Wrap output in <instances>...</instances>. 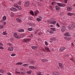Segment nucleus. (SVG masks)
<instances>
[{"mask_svg":"<svg viewBox=\"0 0 75 75\" xmlns=\"http://www.w3.org/2000/svg\"><path fill=\"white\" fill-rule=\"evenodd\" d=\"M13 6H15V7H16V8H17L18 7V5L16 4H15Z\"/></svg>","mask_w":75,"mask_h":75,"instance_id":"obj_35","label":"nucleus"},{"mask_svg":"<svg viewBox=\"0 0 75 75\" xmlns=\"http://www.w3.org/2000/svg\"><path fill=\"white\" fill-rule=\"evenodd\" d=\"M50 9H51V10H52V6H50Z\"/></svg>","mask_w":75,"mask_h":75,"instance_id":"obj_60","label":"nucleus"},{"mask_svg":"<svg viewBox=\"0 0 75 75\" xmlns=\"http://www.w3.org/2000/svg\"><path fill=\"white\" fill-rule=\"evenodd\" d=\"M45 50H46V51H47V52H50V49H49V48L46 47L45 48Z\"/></svg>","mask_w":75,"mask_h":75,"instance_id":"obj_21","label":"nucleus"},{"mask_svg":"<svg viewBox=\"0 0 75 75\" xmlns=\"http://www.w3.org/2000/svg\"><path fill=\"white\" fill-rule=\"evenodd\" d=\"M32 48L33 50H37V46H33L32 47Z\"/></svg>","mask_w":75,"mask_h":75,"instance_id":"obj_20","label":"nucleus"},{"mask_svg":"<svg viewBox=\"0 0 75 75\" xmlns=\"http://www.w3.org/2000/svg\"><path fill=\"white\" fill-rule=\"evenodd\" d=\"M56 25L57 26H58V27H60V25H59L58 23H57L56 24Z\"/></svg>","mask_w":75,"mask_h":75,"instance_id":"obj_40","label":"nucleus"},{"mask_svg":"<svg viewBox=\"0 0 75 75\" xmlns=\"http://www.w3.org/2000/svg\"><path fill=\"white\" fill-rule=\"evenodd\" d=\"M51 30H52V31H56V30L54 28H51Z\"/></svg>","mask_w":75,"mask_h":75,"instance_id":"obj_30","label":"nucleus"},{"mask_svg":"<svg viewBox=\"0 0 75 75\" xmlns=\"http://www.w3.org/2000/svg\"><path fill=\"white\" fill-rule=\"evenodd\" d=\"M39 31V30H36V31L35 32V33L37 34L38 33V32Z\"/></svg>","mask_w":75,"mask_h":75,"instance_id":"obj_46","label":"nucleus"},{"mask_svg":"<svg viewBox=\"0 0 75 75\" xmlns=\"http://www.w3.org/2000/svg\"><path fill=\"white\" fill-rule=\"evenodd\" d=\"M65 57H69V55H68V54H66L65 55Z\"/></svg>","mask_w":75,"mask_h":75,"instance_id":"obj_55","label":"nucleus"},{"mask_svg":"<svg viewBox=\"0 0 75 75\" xmlns=\"http://www.w3.org/2000/svg\"><path fill=\"white\" fill-rule=\"evenodd\" d=\"M55 7L57 11V10H59L60 9L59 7V6H58V5H56L55 6Z\"/></svg>","mask_w":75,"mask_h":75,"instance_id":"obj_18","label":"nucleus"},{"mask_svg":"<svg viewBox=\"0 0 75 75\" xmlns=\"http://www.w3.org/2000/svg\"><path fill=\"white\" fill-rule=\"evenodd\" d=\"M30 39H25L23 40V42H27L28 41H29Z\"/></svg>","mask_w":75,"mask_h":75,"instance_id":"obj_5","label":"nucleus"},{"mask_svg":"<svg viewBox=\"0 0 75 75\" xmlns=\"http://www.w3.org/2000/svg\"><path fill=\"white\" fill-rule=\"evenodd\" d=\"M49 24H55L57 23V21H50L49 22Z\"/></svg>","mask_w":75,"mask_h":75,"instance_id":"obj_2","label":"nucleus"},{"mask_svg":"<svg viewBox=\"0 0 75 75\" xmlns=\"http://www.w3.org/2000/svg\"><path fill=\"white\" fill-rule=\"evenodd\" d=\"M0 72H1V73H2V74H5L6 71L3 69H1L0 70Z\"/></svg>","mask_w":75,"mask_h":75,"instance_id":"obj_16","label":"nucleus"},{"mask_svg":"<svg viewBox=\"0 0 75 75\" xmlns=\"http://www.w3.org/2000/svg\"><path fill=\"white\" fill-rule=\"evenodd\" d=\"M71 37H69L68 38H67V40H71Z\"/></svg>","mask_w":75,"mask_h":75,"instance_id":"obj_54","label":"nucleus"},{"mask_svg":"<svg viewBox=\"0 0 75 75\" xmlns=\"http://www.w3.org/2000/svg\"><path fill=\"white\" fill-rule=\"evenodd\" d=\"M7 74H8V75H11V74L10 73V72L7 73Z\"/></svg>","mask_w":75,"mask_h":75,"instance_id":"obj_52","label":"nucleus"},{"mask_svg":"<svg viewBox=\"0 0 75 75\" xmlns=\"http://www.w3.org/2000/svg\"><path fill=\"white\" fill-rule=\"evenodd\" d=\"M22 64H23V63H22L21 62H18L16 64V65H22Z\"/></svg>","mask_w":75,"mask_h":75,"instance_id":"obj_27","label":"nucleus"},{"mask_svg":"<svg viewBox=\"0 0 75 75\" xmlns=\"http://www.w3.org/2000/svg\"><path fill=\"white\" fill-rule=\"evenodd\" d=\"M28 64H24L23 65V67H27L28 66Z\"/></svg>","mask_w":75,"mask_h":75,"instance_id":"obj_34","label":"nucleus"},{"mask_svg":"<svg viewBox=\"0 0 75 75\" xmlns=\"http://www.w3.org/2000/svg\"><path fill=\"white\" fill-rule=\"evenodd\" d=\"M65 3H67V2H68V0H64V1Z\"/></svg>","mask_w":75,"mask_h":75,"instance_id":"obj_48","label":"nucleus"},{"mask_svg":"<svg viewBox=\"0 0 75 75\" xmlns=\"http://www.w3.org/2000/svg\"><path fill=\"white\" fill-rule=\"evenodd\" d=\"M15 73L16 74H21L20 73L17 71H15Z\"/></svg>","mask_w":75,"mask_h":75,"instance_id":"obj_47","label":"nucleus"},{"mask_svg":"<svg viewBox=\"0 0 75 75\" xmlns=\"http://www.w3.org/2000/svg\"><path fill=\"white\" fill-rule=\"evenodd\" d=\"M21 73L22 74V75H24V72H21Z\"/></svg>","mask_w":75,"mask_h":75,"instance_id":"obj_61","label":"nucleus"},{"mask_svg":"<svg viewBox=\"0 0 75 75\" xmlns=\"http://www.w3.org/2000/svg\"><path fill=\"white\" fill-rule=\"evenodd\" d=\"M30 14L33 15V16H34V12H33V11H30Z\"/></svg>","mask_w":75,"mask_h":75,"instance_id":"obj_24","label":"nucleus"},{"mask_svg":"<svg viewBox=\"0 0 75 75\" xmlns=\"http://www.w3.org/2000/svg\"><path fill=\"white\" fill-rule=\"evenodd\" d=\"M29 4H30L29 1H26L24 3V5L25 7H28Z\"/></svg>","mask_w":75,"mask_h":75,"instance_id":"obj_4","label":"nucleus"},{"mask_svg":"<svg viewBox=\"0 0 75 75\" xmlns=\"http://www.w3.org/2000/svg\"><path fill=\"white\" fill-rule=\"evenodd\" d=\"M7 33H6V31H5L4 32H3L2 33V35H7Z\"/></svg>","mask_w":75,"mask_h":75,"instance_id":"obj_28","label":"nucleus"},{"mask_svg":"<svg viewBox=\"0 0 75 75\" xmlns=\"http://www.w3.org/2000/svg\"><path fill=\"white\" fill-rule=\"evenodd\" d=\"M32 72V71L31 70H29V71H28L26 72V73L28 74L29 75H30L31 74Z\"/></svg>","mask_w":75,"mask_h":75,"instance_id":"obj_19","label":"nucleus"},{"mask_svg":"<svg viewBox=\"0 0 75 75\" xmlns=\"http://www.w3.org/2000/svg\"><path fill=\"white\" fill-rule=\"evenodd\" d=\"M65 47H61L59 50V51H63L64 50H65Z\"/></svg>","mask_w":75,"mask_h":75,"instance_id":"obj_10","label":"nucleus"},{"mask_svg":"<svg viewBox=\"0 0 75 75\" xmlns=\"http://www.w3.org/2000/svg\"><path fill=\"white\" fill-rule=\"evenodd\" d=\"M57 4L60 7H65L66 6V5L64 4H62L61 3H57Z\"/></svg>","mask_w":75,"mask_h":75,"instance_id":"obj_3","label":"nucleus"},{"mask_svg":"<svg viewBox=\"0 0 75 75\" xmlns=\"http://www.w3.org/2000/svg\"><path fill=\"white\" fill-rule=\"evenodd\" d=\"M29 25L33 27H35V25L34 23H30L29 24Z\"/></svg>","mask_w":75,"mask_h":75,"instance_id":"obj_15","label":"nucleus"},{"mask_svg":"<svg viewBox=\"0 0 75 75\" xmlns=\"http://www.w3.org/2000/svg\"><path fill=\"white\" fill-rule=\"evenodd\" d=\"M21 4V1H19L17 3V4H19V5H20Z\"/></svg>","mask_w":75,"mask_h":75,"instance_id":"obj_36","label":"nucleus"},{"mask_svg":"<svg viewBox=\"0 0 75 75\" xmlns=\"http://www.w3.org/2000/svg\"><path fill=\"white\" fill-rule=\"evenodd\" d=\"M11 16L12 17H13V16H14V14H13V12H11Z\"/></svg>","mask_w":75,"mask_h":75,"instance_id":"obj_45","label":"nucleus"},{"mask_svg":"<svg viewBox=\"0 0 75 75\" xmlns=\"http://www.w3.org/2000/svg\"><path fill=\"white\" fill-rule=\"evenodd\" d=\"M17 11V9L14 8H13V11Z\"/></svg>","mask_w":75,"mask_h":75,"instance_id":"obj_37","label":"nucleus"},{"mask_svg":"<svg viewBox=\"0 0 75 75\" xmlns=\"http://www.w3.org/2000/svg\"><path fill=\"white\" fill-rule=\"evenodd\" d=\"M2 18V20L1 21V23L3 22L4 21H6V18H7L6 17V16H4Z\"/></svg>","mask_w":75,"mask_h":75,"instance_id":"obj_9","label":"nucleus"},{"mask_svg":"<svg viewBox=\"0 0 75 75\" xmlns=\"http://www.w3.org/2000/svg\"><path fill=\"white\" fill-rule=\"evenodd\" d=\"M17 8L20 10H22V8H21V6H18V7H17Z\"/></svg>","mask_w":75,"mask_h":75,"instance_id":"obj_32","label":"nucleus"},{"mask_svg":"<svg viewBox=\"0 0 75 75\" xmlns=\"http://www.w3.org/2000/svg\"><path fill=\"white\" fill-rule=\"evenodd\" d=\"M68 15L69 16H73V15H75V13H67Z\"/></svg>","mask_w":75,"mask_h":75,"instance_id":"obj_13","label":"nucleus"},{"mask_svg":"<svg viewBox=\"0 0 75 75\" xmlns=\"http://www.w3.org/2000/svg\"><path fill=\"white\" fill-rule=\"evenodd\" d=\"M50 40H52V41H53V38H50Z\"/></svg>","mask_w":75,"mask_h":75,"instance_id":"obj_64","label":"nucleus"},{"mask_svg":"<svg viewBox=\"0 0 75 75\" xmlns=\"http://www.w3.org/2000/svg\"><path fill=\"white\" fill-rule=\"evenodd\" d=\"M3 24L4 25H5L6 24V22H4L3 23Z\"/></svg>","mask_w":75,"mask_h":75,"instance_id":"obj_53","label":"nucleus"},{"mask_svg":"<svg viewBox=\"0 0 75 75\" xmlns=\"http://www.w3.org/2000/svg\"><path fill=\"white\" fill-rule=\"evenodd\" d=\"M18 31L20 33H23V32H24V30L23 29H21L18 30Z\"/></svg>","mask_w":75,"mask_h":75,"instance_id":"obj_23","label":"nucleus"},{"mask_svg":"<svg viewBox=\"0 0 75 75\" xmlns=\"http://www.w3.org/2000/svg\"><path fill=\"white\" fill-rule=\"evenodd\" d=\"M59 67L61 68H62V69H63V68H64V65H62V64L59 63Z\"/></svg>","mask_w":75,"mask_h":75,"instance_id":"obj_11","label":"nucleus"},{"mask_svg":"<svg viewBox=\"0 0 75 75\" xmlns=\"http://www.w3.org/2000/svg\"><path fill=\"white\" fill-rule=\"evenodd\" d=\"M45 44L46 45H48V42L47 41H45Z\"/></svg>","mask_w":75,"mask_h":75,"instance_id":"obj_49","label":"nucleus"},{"mask_svg":"<svg viewBox=\"0 0 75 75\" xmlns=\"http://www.w3.org/2000/svg\"><path fill=\"white\" fill-rule=\"evenodd\" d=\"M30 64H34V61H32L30 62Z\"/></svg>","mask_w":75,"mask_h":75,"instance_id":"obj_43","label":"nucleus"},{"mask_svg":"<svg viewBox=\"0 0 75 75\" xmlns=\"http://www.w3.org/2000/svg\"><path fill=\"white\" fill-rule=\"evenodd\" d=\"M10 9L11 10H12V11H13V9H14V7L11 8H10Z\"/></svg>","mask_w":75,"mask_h":75,"instance_id":"obj_51","label":"nucleus"},{"mask_svg":"<svg viewBox=\"0 0 75 75\" xmlns=\"http://www.w3.org/2000/svg\"><path fill=\"white\" fill-rule=\"evenodd\" d=\"M21 71H24V69H23V68H21Z\"/></svg>","mask_w":75,"mask_h":75,"instance_id":"obj_58","label":"nucleus"},{"mask_svg":"<svg viewBox=\"0 0 75 75\" xmlns=\"http://www.w3.org/2000/svg\"><path fill=\"white\" fill-rule=\"evenodd\" d=\"M0 49L1 50H4V48L2 46H0Z\"/></svg>","mask_w":75,"mask_h":75,"instance_id":"obj_42","label":"nucleus"},{"mask_svg":"<svg viewBox=\"0 0 75 75\" xmlns=\"http://www.w3.org/2000/svg\"><path fill=\"white\" fill-rule=\"evenodd\" d=\"M13 35H14V37H15L16 38H21V37H19L18 36L17 34L16 33H14Z\"/></svg>","mask_w":75,"mask_h":75,"instance_id":"obj_7","label":"nucleus"},{"mask_svg":"<svg viewBox=\"0 0 75 75\" xmlns=\"http://www.w3.org/2000/svg\"><path fill=\"white\" fill-rule=\"evenodd\" d=\"M8 50L9 51H13L14 48L12 47H10L8 48Z\"/></svg>","mask_w":75,"mask_h":75,"instance_id":"obj_12","label":"nucleus"},{"mask_svg":"<svg viewBox=\"0 0 75 75\" xmlns=\"http://www.w3.org/2000/svg\"><path fill=\"white\" fill-rule=\"evenodd\" d=\"M64 39H65V40H68V38H67V37H65L64 38Z\"/></svg>","mask_w":75,"mask_h":75,"instance_id":"obj_63","label":"nucleus"},{"mask_svg":"<svg viewBox=\"0 0 75 75\" xmlns=\"http://www.w3.org/2000/svg\"><path fill=\"white\" fill-rule=\"evenodd\" d=\"M56 40V38H53V41H55Z\"/></svg>","mask_w":75,"mask_h":75,"instance_id":"obj_57","label":"nucleus"},{"mask_svg":"<svg viewBox=\"0 0 75 75\" xmlns=\"http://www.w3.org/2000/svg\"><path fill=\"white\" fill-rule=\"evenodd\" d=\"M74 24L69 25L68 26V28L69 30H73V29H74Z\"/></svg>","mask_w":75,"mask_h":75,"instance_id":"obj_1","label":"nucleus"},{"mask_svg":"<svg viewBox=\"0 0 75 75\" xmlns=\"http://www.w3.org/2000/svg\"><path fill=\"white\" fill-rule=\"evenodd\" d=\"M72 8H71V7H69L67 8V10L68 11H71L72 10Z\"/></svg>","mask_w":75,"mask_h":75,"instance_id":"obj_14","label":"nucleus"},{"mask_svg":"<svg viewBox=\"0 0 75 75\" xmlns=\"http://www.w3.org/2000/svg\"><path fill=\"white\" fill-rule=\"evenodd\" d=\"M28 31H31L33 30V28H28Z\"/></svg>","mask_w":75,"mask_h":75,"instance_id":"obj_29","label":"nucleus"},{"mask_svg":"<svg viewBox=\"0 0 75 75\" xmlns=\"http://www.w3.org/2000/svg\"><path fill=\"white\" fill-rule=\"evenodd\" d=\"M50 33H51V34H53L54 33V32L52 30H50Z\"/></svg>","mask_w":75,"mask_h":75,"instance_id":"obj_38","label":"nucleus"},{"mask_svg":"<svg viewBox=\"0 0 75 75\" xmlns=\"http://www.w3.org/2000/svg\"><path fill=\"white\" fill-rule=\"evenodd\" d=\"M42 61L43 62H47V61H48V60L46 59H43L42 60Z\"/></svg>","mask_w":75,"mask_h":75,"instance_id":"obj_22","label":"nucleus"},{"mask_svg":"<svg viewBox=\"0 0 75 75\" xmlns=\"http://www.w3.org/2000/svg\"><path fill=\"white\" fill-rule=\"evenodd\" d=\"M29 68H30V69H35L37 68V67H35L33 66H30L29 67Z\"/></svg>","mask_w":75,"mask_h":75,"instance_id":"obj_8","label":"nucleus"},{"mask_svg":"<svg viewBox=\"0 0 75 75\" xmlns=\"http://www.w3.org/2000/svg\"><path fill=\"white\" fill-rule=\"evenodd\" d=\"M3 43H2L0 42V46H3Z\"/></svg>","mask_w":75,"mask_h":75,"instance_id":"obj_59","label":"nucleus"},{"mask_svg":"<svg viewBox=\"0 0 75 75\" xmlns=\"http://www.w3.org/2000/svg\"><path fill=\"white\" fill-rule=\"evenodd\" d=\"M66 27L63 26L61 28V31L62 32H64L66 30Z\"/></svg>","mask_w":75,"mask_h":75,"instance_id":"obj_6","label":"nucleus"},{"mask_svg":"<svg viewBox=\"0 0 75 75\" xmlns=\"http://www.w3.org/2000/svg\"><path fill=\"white\" fill-rule=\"evenodd\" d=\"M39 13V11L37 10L34 12L35 15V16H37V14Z\"/></svg>","mask_w":75,"mask_h":75,"instance_id":"obj_17","label":"nucleus"},{"mask_svg":"<svg viewBox=\"0 0 75 75\" xmlns=\"http://www.w3.org/2000/svg\"><path fill=\"white\" fill-rule=\"evenodd\" d=\"M55 1H53L52 2V5H53V4H55Z\"/></svg>","mask_w":75,"mask_h":75,"instance_id":"obj_50","label":"nucleus"},{"mask_svg":"<svg viewBox=\"0 0 75 75\" xmlns=\"http://www.w3.org/2000/svg\"><path fill=\"white\" fill-rule=\"evenodd\" d=\"M37 20L38 21V22H40V21H41L42 20L41 19H40L39 18H37Z\"/></svg>","mask_w":75,"mask_h":75,"instance_id":"obj_31","label":"nucleus"},{"mask_svg":"<svg viewBox=\"0 0 75 75\" xmlns=\"http://www.w3.org/2000/svg\"><path fill=\"white\" fill-rule=\"evenodd\" d=\"M60 16H62V13H61L59 14Z\"/></svg>","mask_w":75,"mask_h":75,"instance_id":"obj_62","label":"nucleus"},{"mask_svg":"<svg viewBox=\"0 0 75 75\" xmlns=\"http://www.w3.org/2000/svg\"><path fill=\"white\" fill-rule=\"evenodd\" d=\"M53 74L54 75H58V72H54L53 73Z\"/></svg>","mask_w":75,"mask_h":75,"instance_id":"obj_33","label":"nucleus"},{"mask_svg":"<svg viewBox=\"0 0 75 75\" xmlns=\"http://www.w3.org/2000/svg\"><path fill=\"white\" fill-rule=\"evenodd\" d=\"M64 35H65V36H70L69 35V33L68 32H66L65 34Z\"/></svg>","mask_w":75,"mask_h":75,"instance_id":"obj_26","label":"nucleus"},{"mask_svg":"<svg viewBox=\"0 0 75 75\" xmlns=\"http://www.w3.org/2000/svg\"><path fill=\"white\" fill-rule=\"evenodd\" d=\"M16 55V54H12L11 55V56L12 57H14Z\"/></svg>","mask_w":75,"mask_h":75,"instance_id":"obj_39","label":"nucleus"},{"mask_svg":"<svg viewBox=\"0 0 75 75\" xmlns=\"http://www.w3.org/2000/svg\"><path fill=\"white\" fill-rule=\"evenodd\" d=\"M16 20L18 22H19V23H21V20L18 18H17Z\"/></svg>","mask_w":75,"mask_h":75,"instance_id":"obj_25","label":"nucleus"},{"mask_svg":"<svg viewBox=\"0 0 75 75\" xmlns=\"http://www.w3.org/2000/svg\"><path fill=\"white\" fill-rule=\"evenodd\" d=\"M32 4L33 5V6H35V4H34V3H32Z\"/></svg>","mask_w":75,"mask_h":75,"instance_id":"obj_56","label":"nucleus"},{"mask_svg":"<svg viewBox=\"0 0 75 75\" xmlns=\"http://www.w3.org/2000/svg\"><path fill=\"white\" fill-rule=\"evenodd\" d=\"M7 45H9V46H11V43H8Z\"/></svg>","mask_w":75,"mask_h":75,"instance_id":"obj_44","label":"nucleus"},{"mask_svg":"<svg viewBox=\"0 0 75 75\" xmlns=\"http://www.w3.org/2000/svg\"><path fill=\"white\" fill-rule=\"evenodd\" d=\"M4 27L2 25H0V28L1 29L2 28H3Z\"/></svg>","mask_w":75,"mask_h":75,"instance_id":"obj_41","label":"nucleus"}]
</instances>
